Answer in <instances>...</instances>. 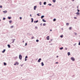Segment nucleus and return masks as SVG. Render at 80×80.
Masks as SVG:
<instances>
[{"mask_svg":"<svg viewBox=\"0 0 80 80\" xmlns=\"http://www.w3.org/2000/svg\"><path fill=\"white\" fill-rule=\"evenodd\" d=\"M78 12H80V10H78V9H77Z\"/></svg>","mask_w":80,"mask_h":80,"instance_id":"nucleus-38","label":"nucleus"},{"mask_svg":"<svg viewBox=\"0 0 80 80\" xmlns=\"http://www.w3.org/2000/svg\"><path fill=\"white\" fill-rule=\"evenodd\" d=\"M53 2H54H54H56V0H53Z\"/></svg>","mask_w":80,"mask_h":80,"instance_id":"nucleus-26","label":"nucleus"},{"mask_svg":"<svg viewBox=\"0 0 80 80\" xmlns=\"http://www.w3.org/2000/svg\"><path fill=\"white\" fill-rule=\"evenodd\" d=\"M68 56H69L70 55V53L69 52H68Z\"/></svg>","mask_w":80,"mask_h":80,"instance_id":"nucleus-14","label":"nucleus"},{"mask_svg":"<svg viewBox=\"0 0 80 80\" xmlns=\"http://www.w3.org/2000/svg\"><path fill=\"white\" fill-rule=\"evenodd\" d=\"M55 63H56V64H57V63H58V62H55Z\"/></svg>","mask_w":80,"mask_h":80,"instance_id":"nucleus-45","label":"nucleus"},{"mask_svg":"<svg viewBox=\"0 0 80 80\" xmlns=\"http://www.w3.org/2000/svg\"><path fill=\"white\" fill-rule=\"evenodd\" d=\"M19 58L20 60H22V55H19Z\"/></svg>","mask_w":80,"mask_h":80,"instance_id":"nucleus-1","label":"nucleus"},{"mask_svg":"<svg viewBox=\"0 0 80 80\" xmlns=\"http://www.w3.org/2000/svg\"><path fill=\"white\" fill-rule=\"evenodd\" d=\"M36 8H37V6H34V10H36Z\"/></svg>","mask_w":80,"mask_h":80,"instance_id":"nucleus-9","label":"nucleus"},{"mask_svg":"<svg viewBox=\"0 0 80 80\" xmlns=\"http://www.w3.org/2000/svg\"><path fill=\"white\" fill-rule=\"evenodd\" d=\"M15 39L14 40L13 39L12 40H13V42H12V43H13V42H14V41H15Z\"/></svg>","mask_w":80,"mask_h":80,"instance_id":"nucleus-31","label":"nucleus"},{"mask_svg":"<svg viewBox=\"0 0 80 80\" xmlns=\"http://www.w3.org/2000/svg\"><path fill=\"white\" fill-rule=\"evenodd\" d=\"M0 8H2V5H1L0 6Z\"/></svg>","mask_w":80,"mask_h":80,"instance_id":"nucleus-39","label":"nucleus"},{"mask_svg":"<svg viewBox=\"0 0 80 80\" xmlns=\"http://www.w3.org/2000/svg\"><path fill=\"white\" fill-rule=\"evenodd\" d=\"M7 65V63L5 62H4V65Z\"/></svg>","mask_w":80,"mask_h":80,"instance_id":"nucleus-24","label":"nucleus"},{"mask_svg":"<svg viewBox=\"0 0 80 80\" xmlns=\"http://www.w3.org/2000/svg\"><path fill=\"white\" fill-rule=\"evenodd\" d=\"M40 25H41V26H42V23H41Z\"/></svg>","mask_w":80,"mask_h":80,"instance_id":"nucleus-43","label":"nucleus"},{"mask_svg":"<svg viewBox=\"0 0 80 80\" xmlns=\"http://www.w3.org/2000/svg\"><path fill=\"white\" fill-rule=\"evenodd\" d=\"M50 31H52V30H51V29H50Z\"/></svg>","mask_w":80,"mask_h":80,"instance_id":"nucleus-50","label":"nucleus"},{"mask_svg":"<svg viewBox=\"0 0 80 80\" xmlns=\"http://www.w3.org/2000/svg\"><path fill=\"white\" fill-rule=\"evenodd\" d=\"M60 37L61 38H63V35H62L61 36H60Z\"/></svg>","mask_w":80,"mask_h":80,"instance_id":"nucleus-20","label":"nucleus"},{"mask_svg":"<svg viewBox=\"0 0 80 80\" xmlns=\"http://www.w3.org/2000/svg\"><path fill=\"white\" fill-rule=\"evenodd\" d=\"M43 4H44V5H46V4H47L46 2H44Z\"/></svg>","mask_w":80,"mask_h":80,"instance_id":"nucleus-22","label":"nucleus"},{"mask_svg":"<svg viewBox=\"0 0 80 80\" xmlns=\"http://www.w3.org/2000/svg\"><path fill=\"white\" fill-rule=\"evenodd\" d=\"M32 39H33L34 38V37H32Z\"/></svg>","mask_w":80,"mask_h":80,"instance_id":"nucleus-37","label":"nucleus"},{"mask_svg":"<svg viewBox=\"0 0 80 80\" xmlns=\"http://www.w3.org/2000/svg\"><path fill=\"white\" fill-rule=\"evenodd\" d=\"M41 65L42 66H43L44 65V64H43V62H41Z\"/></svg>","mask_w":80,"mask_h":80,"instance_id":"nucleus-10","label":"nucleus"},{"mask_svg":"<svg viewBox=\"0 0 80 80\" xmlns=\"http://www.w3.org/2000/svg\"><path fill=\"white\" fill-rule=\"evenodd\" d=\"M1 21V19H0V21Z\"/></svg>","mask_w":80,"mask_h":80,"instance_id":"nucleus-53","label":"nucleus"},{"mask_svg":"<svg viewBox=\"0 0 80 80\" xmlns=\"http://www.w3.org/2000/svg\"><path fill=\"white\" fill-rule=\"evenodd\" d=\"M8 19H9V20H10V19H11V17H8Z\"/></svg>","mask_w":80,"mask_h":80,"instance_id":"nucleus-18","label":"nucleus"},{"mask_svg":"<svg viewBox=\"0 0 80 80\" xmlns=\"http://www.w3.org/2000/svg\"><path fill=\"white\" fill-rule=\"evenodd\" d=\"M35 28H36V29H37V28H38V27H37V26H36L35 27Z\"/></svg>","mask_w":80,"mask_h":80,"instance_id":"nucleus-29","label":"nucleus"},{"mask_svg":"<svg viewBox=\"0 0 80 80\" xmlns=\"http://www.w3.org/2000/svg\"><path fill=\"white\" fill-rule=\"evenodd\" d=\"M69 30H71V29H72V27H70V28H69Z\"/></svg>","mask_w":80,"mask_h":80,"instance_id":"nucleus-32","label":"nucleus"},{"mask_svg":"<svg viewBox=\"0 0 80 80\" xmlns=\"http://www.w3.org/2000/svg\"><path fill=\"white\" fill-rule=\"evenodd\" d=\"M42 59L41 58H39V60H38V62H40V60H41Z\"/></svg>","mask_w":80,"mask_h":80,"instance_id":"nucleus-6","label":"nucleus"},{"mask_svg":"<svg viewBox=\"0 0 80 80\" xmlns=\"http://www.w3.org/2000/svg\"><path fill=\"white\" fill-rule=\"evenodd\" d=\"M78 7H79L78 6H77V8H78Z\"/></svg>","mask_w":80,"mask_h":80,"instance_id":"nucleus-47","label":"nucleus"},{"mask_svg":"<svg viewBox=\"0 0 80 80\" xmlns=\"http://www.w3.org/2000/svg\"><path fill=\"white\" fill-rule=\"evenodd\" d=\"M42 21L43 22H46V21H45V20L44 19H42Z\"/></svg>","mask_w":80,"mask_h":80,"instance_id":"nucleus-13","label":"nucleus"},{"mask_svg":"<svg viewBox=\"0 0 80 80\" xmlns=\"http://www.w3.org/2000/svg\"><path fill=\"white\" fill-rule=\"evenodd\" d=\"M27 58H28V57H27V56H26L25 58V61H27Z\"/></svg>","mask_w":80,"mask_h":80,"instance_id":"nucleus-4","label":"nucleus"},{"mask_svg":"<svg viewBox=\"0 0 80 80\" xmlns=\"http://www.w3.org/2000/svg\"><path fill=\"white\" fill-rule=\"evenodd\" d=\"M78 45H80V42H79V43Z\"/></svg>","mask_w":80,"mask_h":80,"instance_id":"nucleus-40","label":"nucleus"},{"mask_svg":"<svg viewBox=\"0 0 80 80\" xmlns=\"http://www.w3.org/2000/svg\"><path fill=\"white\" fill-rule=\"evenodd\" d=\"M20 20H22V17H20Z\"/></svg>","mask_w":80,"mask_h":80,"instance_id":"nucleus-42","label":"nucleus"},{"mask_svg":"<svg viewBox=\"0 0 80 80\" xmlns=\"http://www.w3.org/2000/svg\"><path fill=\"white\" fill-rule=\"evenodd\" d=\"M12 21H9V22L10 23H12Z\"/></svg>","mask_w":80,"mask_h":80,"instance_id":"nucleus-25","label":"nucleus"},{"mask_svg":"<svg viewBox=\"0 0 80 80\" xmlns=\"http://www.w3.org/2000/svg\"><path fill=\"white\" fill-rule=\"evenodd\" d=\"M39 41L38 40V39H37V40H36V42H38V41Z\"/></svg>","mask_w":80,"mask_h":80,"instance_id":"nucleus-33","label":"nucleus"},{"mask_svg":"<svg viewBox=\"0 0 80 80\" xmlns=\"http://www.w3.org/2000/svg\"><path fill=\"white\" fill-rule=\"evenodd\" d=\"M14 27V26H11V28H13Z\"/></svg>","mask_w":80,"mask_h":80,"instance_id":"nucleus-21","label":"nucleus"},{"mask_svg":"<svg viewBox=\"0 0 80 80\" xmlns=\"http://www.w3.org/2000/svg\"><path fill=\"white\" fill-rule=\"evenodd\" d=\"M53 21H54V22L56 21V19H55V18L54 19H53Z\"/></svg>","mask_w":80,"mask_h":80,"instance_id":"nucleus-23","label":"nucleus"},{"mask_svg":"<svg viewBox=\"0 0 80 80\" xmlns=\"http://www.w3.org/2000/svg\"><path fill=\"white\" fill-rule=\"evenodd\" d=\"M7 11H3V12H4V13H7Z\"/></svg>","mask_w":80,"mask_h":80,"instance_id":"nucleus-11","label":"nucleus"},{"mask_svg":"<svg viewBox=\"0 0 80 80\" xmlns=\"http://www.w3.org/2000/svg\"><path fill=\"white\" fill-rule=\"evenodd\" d=\"M46 38L48 40H50V37L49 36H47Z\"/></svg>","mask_w":80,"mask_h":80,"instance_id":"nucleus-2","label":"nucleus"},{"mask_svg":"<svg viewBox=\"0 0 80 80\" xmlns=\"http://www.w3.org/2000/svg\"><path fill=\"white\" fill-rule=\"evenodd\" d=\"M3 20H5V18H3Z\"/></svg>","mask_w":80,"mask_h":80,"instance_id":"nucleus-35","label":"nucleus"},{"mask_svg":"<svg viewBox=\"0 0 80 80\" xmlns=\"http://www.w3.org/2000/svg\"><path fill=\"white\" fill-rule=\"evenodd\" d=\"M43 17H44V16H42L41 17V18L42 19V18H43Z\"/></svg>","mask_w":80,"mask_h":80,"instance_id":"nucleus-17","label":"nucleus"},{"mask_svg":"<svg viewBox=\"0 0 80 80\" xmlns=\"http://www.w3.org/2000/svg\"><path fill=\"white\" fill-rule=\"evenodd\" d=\"M48 5H49V6H51V5H52V4H49Z\"/></svg>","mask_w":80,"mask_h":80,"instance_id":"nucleus-34","label":"nucleus"},{"mask_svg":"<svg viewBox=\"0 0 80 80\" xmlns=\"http://www.w3.org/2000/svg\"><path fill=\"white\" fill-rule=\"evenodd\" d=\"M27 45V43H26L25 45V46H26Z\"/></svg>","mask_w":80,"mask_h":80,"instance_id":"nucleus-41","label":"nucleus"},{"mask_svg":"<svg viewBox=\"0 0 80 80\" xmlns=\"http://www.w3.org/2000/svg\"><path fill=\"white\" fill-rule=\"evenodd\" d=\"M22 42H24V41H23Z\"/></svg>","mask_w":80,"mask_h":80,"instance_id":"nucleus-51","label":"nucleus"},{"mask_svg":"<svg viewBox=\"0 0 80 80\" xmlns=\"http://www.w3.org/2000/svg\"><path fill=\"white\" fill-rule=\"evenodd\" d=\"M51 40V41H52V40Z\"/></svg>","mask_w":80,"mask_h":80,"instance_id":"nucleus-52","label":"nucleus"},{"mask_svg":"<svg viewBox=\"0 0 80 80\" xmlns=\"http://www.w3.org/2000/svg\"><path fill=\"white\" fill-rule=\"evenodd\" d=\"M73 0V1H74V0Z\"/></svg>","mask_w":80,"mask_h":80,"instance_id":"nucleus-54","label":"nucleus"},{"mask_svg":"<svg viewBox=\"0 0 80 80\" xmlns=\"http://www.w3.org/2000/svg\"><path fill=\"white\" fill-rule=\"evenodd\" d=\"M58 56H57V58H58Z\"/></svg>","mask_w":80,"mask_h":80,"instance_id":"nucleus-49","label":"nucleus"},{"mask_svg":"<svg viewBox=\"0 0 80 80\" xmlns=\"http://www.w3.org/2000/svg\"><path fill=\"white\" fill-rule=\"evenodd\" d=\"M77 13H78V15L79 13V12H77Z\"/></svg>","mask_w":80,"mask_h":80,"instance_id":"nucleus-46","label":"nucleus"},{"mask_svg":"<svg viewBox=\"0 0 80 80\" xmlns=\"http://www.w3.org/2000/svg\"><path fill=\"white\" fill-rule=\"evenodd\" d=\"M46 25V24L45 23H44L43 24V26H45Z\"/></svg>","mask_w":80,"mask_h":80,"instance_id":"nucleus-16","label":"nucleus"},{"mask_svg":"<svg viewBox=\"0 0 80 80\" xmlns=\"http://www.w3.org/2000/svg\"><path fill=\"white\" fill-rule=\"evenodd\" d=\"M37 15L38 16H40V14H39V13H38L37 14Z\"/></svg>","mask_w":80,"mask_h":80,"instance_id":"nucleus-30","label":"nucleus"},{"mask_svg":"<svg viewBox=\"0 0 80 80\" xmlns=\"http://www.w3.org/2000/svg\"><path fill=\"white\" fill-rule=\"evenodd\" d=\"M30 17H32V15L30 14Z\"/></svg>","mask_w":80,"mask_h":80,"instance_id":"nucleus-48","label":"nucleus"},{"mask_svg":"<svg viewBox=\"0 0 80 80\" xmlns=\"http://www.w3.org/2000/svg\"><path fill=\"white\" fill-rule=\"evenodd\" d=\"M8 48H10V44L8 45Z\"/></svg>","mask_w":80,"mask_h":80,"instance_id":"nucleus-12","label":"nucleus"},{"mask_svg":"<svg viewBox=\"0 0 80 80\" xmlns=\"http://www.w3.org/2000/svg\"><path fill=\"white\" fill-rule=\"evenodd\" d=\"M74 18L75 19H77V18H76V17H74Z\"/></svg>","mask_w":80,"mask_h":80,"instance_id":"nucleus-44","label":"nucleus"},{"mask_svg":"<svg viewBox=\"0 0 80 80\" xmlns=\"http://www.w3.org/2000/svg\"><path fill=\"white\" fill-rule=\"evenodd\" d=\"M66 25H67V26H68V25H69V23H66Z\"/></svg>","mask_w":80,"mask_h":80,"instance_id":"nucleus-19","label":"nucleus"},{"mask_svg":"<svg viewBox=\"0 0 80 80\" xmlns=\"http://www.w3.org/2000/svg\"><path fill=\"white\" fill-rule=\"evenodd\" d=\"M63 47L61 48H60V50H62V49H63Z\"/></svg>","mask_w":80,"mask_h":80,"instance_id":"nucleus-27","label":"nucleus"},{"mask_svg":"<svg viewBox=\"0 0 80 80\" xmlns=\"http://www.w3.org/2000/svg\"><path fill=\"white\" fill-rule=\"evenodd\" d=\"M18 65V62H16V63H14V65Z\"/></svg>","mask_w":80,"mask_h":80,"instance_id":"nucleus-3","label":"nucleus"},{"mask_svg":"<svg viewBox=\"0 0 80 80\" xmlns=\"http://www.w3.org/2000/svg\"><path fill=\"white\" fill-rule=\"evenodd\" d=\"M31 19L32 20L31 21V23H33V18H31Z\"/></svg>","mask_w":80,"mask_h":80,"instance_id":"nucleus-7","label":"nucleus"},{"mask_svg":"<svg viewBox=\"0 0 80 80\" xmlns=\"http://www.w3.org/2000/svg\"><path fill=\"white\" fill-rule=\"evenodd\" d=\"M74 34H75V35H77V33L74 32Z\"/></svg>","mask_w":80,"mask_h":80,"instance_id":"nucleus-36","label":"nucleus"},{"mask_svg":"<svg viewBox=\"0 0 80 80\" xmlns=\"http://www.w3.org/2000/svg\"><path fill=\"white\" fill-rule=\"evenodd\" d=\"M71 58L72 60V61H74V60H75V59L73 58Z\"/></svg>","mask_w":80,"mask_h":80,"instance_id":"nucleus-5","label":"nucleus"},{"mask_svg":"<svg viewBox=\"0 0 80 80\" xmlns=\"http://www.w3.org/2000/svg\"><path fill=\"white\" fill-rule=\"evenodd\" d=\"M39 5H42V2H39Z\"/></svg>","mask_w":80,"mask_h":80,"instance_id":"nucleus-28","label":"nucleus"},{"mask_svg":"<svg viewBox=\"0 0 80 80\" xmlns=\"http://www.w3.org/2000/svg\"><path fill=\"white\" fill-rule=\"evenodd\" d=\"M38 22V21H34V23H37Z\"/></svg>","mask_w":80,"mask_h":80,"instance_id":"nucleus-15","label":"nucleus"},{"mask_svg":"<svg viewBox=\"0 0 80 80\" xmlns=\"http://www.w3.org/2000/svg\"><path fill=\"white\" fill-rule=\"evenodd\" d=\"M5 51H6V49H4L3 50V51H2V53H5Z\"/></svg>","mask_w":80,"mask_h":80,"instance_id":"nucleus-8","label":"nucleus"}]
</instances>
